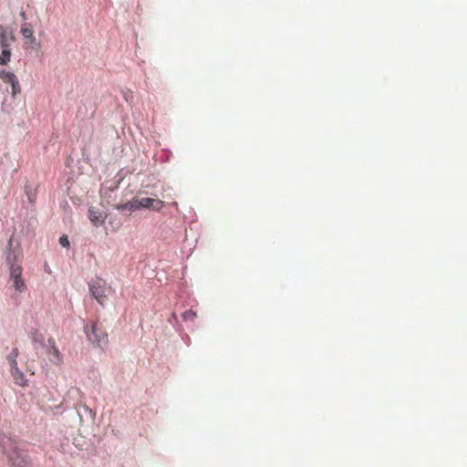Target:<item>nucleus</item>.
Wrapping results in <instances>:
<instances>
[{
    "label": "nucleus",
    "instance_id": "f257e3e1",
    "mask_svg": "<svg viewBox=\"0 0 467 467\" xmlns=\"http://www.w3.org/2000/svg\"><path fill=\"white\" fill-rule=\"evenodd\" d=\"M15 242L12 236L8 242V252L6 253V262L10 265L9 269V282L10 287L14 289V296H20L25 293L27 289L25 279L22 276L23 268L21 265H16V253L12 250L13 244Z\"/></svg>",
    "mask_w": 467,
    "mask_h": 467
},
{
    "label": "nucleus",
    "instance_id": "f03ea898",
    "mask_svg": "<svg viewBox=\"0 0 467 467\" xmlns=\"http://www.w3.org/2000/svg\"><path fill=\"white\" fill-rule=\"evenodd\" d=\"M0 447L14 467H26L28 463L27 455L23 452L19 443L12 437L0 434Z\"/></svg>",
    "mask_w": 467,
    "mask_h": 467
},
{
    "label": "nucleus",
    "instance_id": "7ed1b4c3",
    "mask_svg": "<svg viewBox=\"0 0 467 467\" xmlns=\"http://www.w3.org/2000/svg\"><path fill=\"white\" fill-rule=\"evenodd\" d=\"M164 207V202L157 198L150 197H135L131 201L119 204L117 209L121 212H134L140 209H149L160 212Z\"/></svg>",
    "mask_w": 467,
    "mask_h": 467
},
{
    "label": "nucleus",
    "instance_id": "20e7f679",
    "mask_svg": "<svg viewBox=\"0 0 467 467\" xmlns=\"http://www.w3.org/2000/svg\"><path fill=\"white\" fill-rule=\"evenodd\" d=\"M85 332L92 344L102 347L108 343V334L99 322L92 323L90 327H85Z\"/></svg>",
    "mask_w": 467,
    "mask_h": 467
},
{
    "label": "nucleus",
    "instance_id": "39448f33",
    "mask_svg": "<svg viewBox=\"0 0 467 467\" xmlns=\"http://www.w3.org/2000/svg\"><path fill=\"white\" fill-rule=\"evenodd\" d=\"M20 32L24 37L25 45L27 48L37 49L40 47V42L35 36L33 26L29 23L22 25Z\"/></svg>",
    "mask_w": 467,
    "mask_h": 467
},
{
    "label": "nucleus",
    "instance_id": "423d86ee",
    "mask_svg": "<svg viewBox=\"0 0 467 467\" xmlns=\"http://www.w3.org/2000/svg\"><path fill=\"white\" fill-rule=\"evenodd\" d=\"M104 285L105 282L102 281L101 279L92 280L88 284V288L91 295L101 306H103L107 300Z\"/></svg>",
    "mask_w": 467,
    "mask_h": 467
},
{
    "label": "nucleus",
    "instance_id": "0eeeda50",
    "mask_svg": "<svg viewBox=\"0 0 467 467\" xmlns=\"http://www.w3.org/2000/svg\"><path fill=\"white\" fill-rule=\"evenodd\" d=\"M0 78L3 82L11 85L12 95L14 97L21 92L19 81L14 73L6 70H2L0 71Z\"/></svg>",
    "mask_w": 467,
    "mask_h": 467
},
{
    "label": "nucleus",
    "instance_id": "6e6552de",
    "mask_svg": "<svg viewBox=\"0 0 467 467\" xmlns=\"http://www.w3.org/2000/svg\"><path fill=\"white\" fill-rule=\"evenodd\" d=\"M16 41L14 32L9 27L0 26V46L2 48H11V46Z\"/></svg>",
    "mask_w": 467,
    "mask_h": 467
},
{
    "label": "nucleus",
    "instance_id": "1a4fd4ad",
    "mask_svg": "<svg viewBox=\"0 0 467 467\" xmlns=\"http://www.w3.org/2000/svg\"><path fill=\"white\" fill-rule=\"evenodd\" d=\"M48 343H49L50 348L48 349L47 354L49 356L50 361L56 365H60L63 361L62 356H61L60 351L58 350V348L56 346L55 340L53 338H49Z\"/></svg>",
    "mask_w": 467,
    "mask_h": 467
},
{
    "label": "nucleus",
    "instance_id": "9d476101",
    "mask_svg": "<svg viewBox=\"0 0 467 467\" xmlns=\"http://www.w3.org/2000/svg\"><path fill=\"white\" fill-rule=\"evenodd\" d=\"M10 373L14 379V381L16 385L20 387L27 386V379L25 374L19 369L18 366L10 368Z\"/></svg>",
    "mask_w": 467,
    "mask_h": 467
},
{
    "label": "nucleus",
    "instance_id": "9b49d317",
    "mask_svg": "<svg viewBox=\"0 0 467 467\" xmlns=\"http://www.w3.org/2000/svg\"><path fill=\"white\" fill-rule=\"evenodd\" d=\"M88 217L90 221L96 224L102 222V214L95 210L94 207L88 209Z\"/></svg>",
    "mask_w": 467,
    "mask_h": 467
},
{
    "label": "nucleus",
    "instance_id": "f8f14e48",
    "mask_svg": "<svg viewBox=\"0 0 467 467\" xmlns=\"http://www.w3.org/2000/svg\"><path fill=\"white\" fill-rule=\"evenodd\" d=\"M18 355H19V350H18V348H15L12 349L10 354L7 356V361L10 365V368L18 366L17 360H16Z\"/></svg>",
    "mask_w": 467,
    "mask_h": 467
},
{
    "label": "nucleus",
    "instance_id": "ddd939ff",
    "mask_svg": "<svg viewBox=\"0 0 467 467\" xmlns=\"http://www.w3.org/2000/svg\"><path fill=\"white\" fill-rule=\"evenodd\" d=\"M25 190L28 202L34 203L36 200V189L26 184Z\"/></svg>",
    "mask_w": 467,
    "mask_h": 467
},
{
    "label": "nucleus",
    "instance_id": "4468645a",
    "mask_svg": "<svg viewBox=\"0 0 467 467\" xmlns=\"http://www.w3.org/2000/svg\"><path fill=\"white\" fill-rule=\"evenodd\" d=\"M11 48H2L0 54V65H6L10 61Z\"/></svg>",
    "mask_w": 467,
    "mask_h": 467
},
{
    "label": "nucleus",
    "instance_id": "2eb2a0df",
    "mask_svg": "<svg viewBox=\"0 0 467 467\" xmlns=\"http://www.w3.org/2000/svg\"><path fill=\"white\" fill-rule=\"evenodd\" d=\"M30 337L33 341L35 342H38V343H42L43 340H44V336L42 333H40L38 330L36 329H33L31 332H30Z\"/></svg>",
    "mask_w": 467,
    "mask_h": 467
},
{
    "label": "nucleus",
    "instance_id": "dca6fc26",
    "mask_svg": "<svg viewBox=\"0 0 467 467\" xmlns=\"http://www.w3.org/2000/svg\"><path fill=\"white\" fill-rule=\"evenodd\" d=\"M58 242L61 244V246H63V247L69 246V241L67 239V235H61Z\"/></svg>",
    "mask_w": 467,
    "mask_h": 467
},
{
    "label": "nucleus",
    "instance_id": "f3484780",
    "mask_svg": "<svg viewBox=\"0 0 467 467\" xmlns=\"http://www.w3.org/2000/svg\"><path fill=\"white\" fill-rule=\"evenodd\" d=\"M195 317H196V314L194 312H192V310L186 311L183 314L184 319H192V320H193L195 318Z\"/></svg>",
    "mask_w": 467,
    "mask_h": 467
},
{
    "label": "nucleus",
    "instance_id": "a211bd4d",
    "mask_svg": "<svg viewBox=\"0 0 467 467\" xmlns=\"http://www.w3.org/2000/svg\"><path fill=\"white\" fill-rule=\"evenodd\" d=\"M20 15H21V16H22L23 18H25V12H21V14H20Z\"/></svg>",
    "mask_w": 467,
    "mask_h": 467
}]
</instances>
